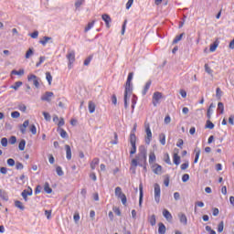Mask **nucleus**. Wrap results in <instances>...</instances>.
I'll return each instance as SVG.
<instances>
[{
  "label": "nucleus",
  "instance_id": "nucleus-1",
  "mask_svg": "<svg viewBox=\"0 0 234 234\" xmlns=\"http://www.w3.org/2000/svg\"><path fill=\"white\" fill-rule=\"evenodd\" d=\"M144 164H147V149L144 145H140L139 154H137L135 159L132 160L131 165L135 170L136 166H143Z\"/></svg>",
  "mask_w": 234,
  "mask_h": 234
},
{
  "label": "nucleus",
  "instance_id": "nucleus-2",
  "mask_svg": "<svg viewBox=\"0 0 234 234\" xmlns=\"http://www.w3.org/2000/svg\"><path fill=\"white\" fill-rule=\"evenodd\" d=\"M133 72L128 73L127 80L125 83V91H124V108L128 110V99H130L131 94L133 91Z\"/></svg>",
  "mask_w": 234,
  "mask_h": 234
},
{
  "label": "nucleus",
  "instance_id": "nucleus-3",
  "mask_svg": "<svg viewBox=\"0 0 234 234\" xmlns=\"http://www.w3.org/2000/svg\"><path fill=\"white\" fill-rule=\"evenodd\" d=\"M130 144L132 145L130 154L133 155L136 153V136H135V133L130 134Z\"/></svg>",
  "mask_w": 234,
  "mask_h": 234
},
{
  "label": "nucleus",
  "instance_id": "nucleus-4",
  "mask_svg": "<svg viewBox=\"0 0 234 234\" xmlns=\"http://www.w3.org/2000/svg\"><path fill=\"white\" fill-rule=\"evenodd\" d=\"M115 196L117 197V198H121L122 206H126V196L122 192L121 187L115 188Z\"/></svg>",
  "mask_w": 234,
  "mask_h": 234
},
{
  "label": "nucleus",
  "instance_id": "nucleus-5",
  "mask_svg": "<svg viewBox=\"0 0 234 234\" xmlns=\"http://www.w3.org/2000/svg\"><path fill=\"white\" fill-rule=\"evenodd\" d=\"M163 99V93L160 91H155L154 96H152V104L156 107L160 103V100Z\"/></svg>",
  "mask_w": 234,
  "mask_h": 234
},
{
  "label": "nucleus",
  "instance_id": "nucleus-6",
  "mask_svg": "<svg viewBox=\"0 0 234 234\" xmlns=\"http://www.w3.org/2000/svg\"><path fill=\"white\" fill-rule=\"evenodd\" d=\"M66 58L69 60V69H72V64L74 61H76V52L74 50H70L68 55H66Z\"/></svg>",
  "mask_w": 234,
  "mask_h": 234
},
{
  "label": "nucleus",
  "instance_id": "nucleus-7",
  "mask_svg": "<svg viewBox=\"0 0 234 234\" xmlns=\"http://www.w3.org/2000/svg\"><path fill=\"white\" fill-rule=\"evenodd\" d=\"M144 127H145V133H146L145 144H150V142L152 141V137H153L152 130L150 129L149 123H145Z\"/></svg>",
  "mask_w": 234,
  "mask_h": 234
},
{
  "label": "nucleus",
  "instance_id": "nucleus-8",
  "mask_svg": "<svg viewBox=\"0 0 234 234\" xmlns=\"http://www.w3.org/2000/svg\"><path fill=\"white\" fill-rule=\"evenodd\" d=\"M27 80L28 81H33V85H35V87L37 89L39 88V78L37 77L35 74H30L27 76Z\"/></svg>",
  "mask_w": 234,
  "mask_h": 234
},
{
  "label": "nucleus",
  "instance_id": "nucleus-9",
  "mask_svg": "<svg viewBox=\"0 0 234 234\" xmlns=\"http://www.w3.org/2000/svg\"><path fill=\"white\" fill-rule=\"evenodd\" d=\"M154 200L156 204H159L160 202V186L158 183L154 184Z\"/></svg>",
  "mask_w": 234,
  "mask_h": 234
},
{
  "label": "nucleus",
  "instance_id": "nucleus-10",
  "mask_svg": "<svg viewBox=\"0 0 234 234\" xmlns=\"http://www.w3.org/2000/svg\"><path fill=\"white\" fill-rule=\"evenodd\" d=\"M53 96V91H46V93L41 96V101L50 102L52 101L50 98Z\"/></svg>",
  "mask_w": 234,
  "mask_h": 234
},
{
  "label": "nucleus",
  "instance_id": "nucleus-11",
  "mask_svg": "<svg viewBox=\"0 0 234 234\" xmlns=\"http://www.w3.org/2000/svg\"><path fill=\"white\" fill-rule=\"evenodd\" d=\"M29 126V120L24 121L23 124L19 125V131L22 133V134H25L27 133V128Z\"/></svg>",
  "mask_w": 234,
  "mask_h": 234
},
{
  "label": "nucleus",
  "instance_id": "nucleus-12",
  "mask_svg": "<svg viewBox=\"0 0 234 234\" xmlns=\"http://www.w3.org/2000/svg\"><path fill=\"white\" fill-rule=\"evenodd\" d=\"M163 216L165 217V220H167L168 222H171L173 220V216L171 212H169V210L167 209L163 210Z\"/></svg>",
  "mask_w": 234,
  "mask_h": 234
},
{
  "label": "nucleus",
  "instance_id": "nucleus-13",
  "mask_svg": "<svg viewBox=\"0 0 234 234\" xmlns=\"http://www.w3.org/2000/svg\"><path fill=\"white\" fill-rule=\"evenodd\" d=\"M101 17H102V20L104 21V23H106L107 28H110L111 27L110 23L112 22L111 16L107 14H103Z\"/></svg>",
  "mask_w": 234,
  "mask_h": 234
},
{
  "label": "nucleus",
  "instance_id": "nucleus-14",
  "mask_svg": "<svg viewBox=\"0 0 234 234\" xmlns=\"http://www.w3.org/2000/svg\"><path fill=\"white\" fill-rule=\"evenodd\" d=\"M178 218H179V221L181 222V224L186 226V224H187V218H186V214L179 213L178 214Z\"/></svg>",
  "mask_w": 234,
  "mask_h": 234
},
{
  "label": "nucleus",
  "instance_id": "nucleus-15",
  "mask_svg": "<svg viewBox=\"0 0 234 234\" xmlns=\"http://www.w3.org/2000/svg\"><path fill=\"white\" fill-rule=\"evenodd\" d=\"M65 149H66V158L68 160H71V158H72L71 147L69 145L66 144Z\"/></svg>",
  "mask_w": 234,
  "mask_h": 234
},
{
  "label": "nucleus",
  "instance_id": "nucleus-16",
  "mask_svg": "<svg viewBox=\"0 0 234 234\" xmlns=\"http://www.w3.org/2000/svg\"><path fill=\"white\" fill-rule=\"evenodd\" d=\"M139 190H140L139 207H141L143 206V200H144L143 184H140Z\"/></svg>",
  "mask_w": 234,
  "mask_h": 234
},
{
  "label": "nucleus",
  "instance_id": "nucleus-17",
  "mask_svg": "<svg viewBox=\"0 0 234 234\" xmlns=\"http://www.w3.org/2000/svg\"><path fill=\"white\" fill-rule=\"evenodd\" d=\"M158 233L159 234L166 233V227H165V225H164L163 222H159V224H158Z\"/></svg>",
  "mask_w": 234,
  "mask_h": 234
},
{
  "label": "nucleus",
  "instance_id": "nucleus-18",
  "mask_svg": "<svg viewBox=\"0 0 234 234\" xmlns=\"http://www.w3.org/2000/svg\"><path fill=\"white\" fill-rule=\"evenodd\" d=\"M154 167H155V168L154 169V175H162V170H163L162 165H154Z\"/></svg>",
  "mask_w": 234,
  "mask_h": 234
},
{
  "label": "nucleus",
  "instance_id": "nucleus-19",
  "mask_svg": "<svg viewBox=\"0 0 234 234\" xmlns=\"http://www.w3.org/2000/svg\"><path fill=\"white\" fill-rule=\"evenodd\" d=\"M34 53H35L34 48H28L26 53V58L29 59L32 56H34Z\"/></svg>",
  "mask_w": 234,
  "mask_h": 234
},
{
  "label": "nucleus",
  "instance_id": "nucleus-20",
  "mask_svg": "<svg viewBox=\"0 0 234 234\" xmlns=\"http://www.w3.org/2000/svg\"><path fill=\"white\" fill-rule=\"evenodd\" d=\"M100 164V158L95 157L90 166L91 167V170H95L96 166Z\"/></svg>",
  "mask_w": 234,
  "mask_h": 234
},
{
  "label": "nucleus",
  "instance_id": "nucleus-21",
  "mask_svg": "<svg viewBox=\"0 0 234 234\" xmlns=\"http://www.w3.org/2000/svg\"><path fill=\"white\" fill-rule=\"evenodd\" d=\"M173 163H174L176 165H180V163H181V157H180L177 154H174V155H173Z\"/></svg>",
  "mask_w": 234,
  "mask_h": 234
},
{
  "label": "nucleus",
  "instance_id": "nucleus-22",
  "mask_svg": "<svg viewBox=\"0 0 234 234\" xmlns=\"http://www.w3.org/2000/svg\"><path fill=\"white\" fill-rule=\"evenodd\" d=\"M95 110H96V104L93 101H89V112L92 114L93 112H95Z\"/></svg>",
  "mask_w": 234,
  "mask_h": 234
},
{
  "label": "nucleus",
  "instance_id": "nucleus-23",
  "mask_svg": "<svg viewBox=\"0 0 234 234\" xmlns=\"http://www.w3.org/2000/svg\"><path fill=\"white\" fill-rule=\"evenodd\" d=\"M194 153H196V157L194 158V164H197V161L199 160L201 150L197 147L196 149H194Z\"/></svg>",
  "mask_w": 234,
  "mask_h": 234
},
{
  "label": "nucleus",
  "instance_id": "nucleus-24",
  "mask_svg": "<svg viewBox=\"0 0 234 234\" xmlns=\"http://www.w3.org/2000/svg\"><path fill=\"white\" fill-rule=\"evenodd\" d=\"M57 132H59V134H60V136H61L62 139H67V138H68V133H67V131H65L64 129L58 128V129L57 130Z\"/></svg>",
  "mask_w": 234,
  "mask_h": 234
},
{
  "label": "nucleus",
  "instance_id": "nucleus-25",
  "mask_svg": "<svg viewBox=\"0 0 234 234\" xmlns=\"http://www.w3.org/2000/svg\"><path fill=\"white\" fill-rule=\"evenodd\" d=\"M51 40H52V37L45 36L43 37L42 40L38 41V43H40L42 46H46L47 43H48V41H51Z\"/></svg>",
  "mask_w": 234,
  "mask_h": 234
},
{
  "label": "nucleus",
  "instance_id": "nucleus-26",
  "mask_svg": "<svg viewBox=\"0 0 234 234\" xmlns=\"http://www.w3.org/2000/svg\"><path fill=\"white\" fill-rule=\"evenodd\" d=\"M159 142L161 144L165 145L166 144V136L165 133H160L159 134Z\"/></svg>",
  "mask_w": 234,
  "mask_h": 234
},
{
  "label": "nucleus",
  "instance_id": "nucleus-27",
  "mask_svg": "<svg viewBox=\"0 0 234 234\" xmlns=\"http://www.w3.org/2000/svg\"><path fill=\"white\" fill-rule=\"evenodd\" d=\"M11 75L23 76L25 75V69H19L18 71L16 69H13Z\"/></svg>",
  "mask_w": 234,
  "mask_h": 234
},
{
  "label": "nucleus",
  "instance_id": "nucleus-28",
  "mask_svg": "<svg viewBox=\"0 0 234 234\" xmlns=\"http://www.w3.org/2000/svg\"><path fill=\"white\" fill-rule=\"evenodd\" d=\"M0 198H2L4 201L7 202L8 201V195L5 191H3L0 189Z\"/></svg>",
  "mask_w": 234,
  "mask_h": 234
},
{
  "label": "nucleus",
  "instance_id": "nucleus-29",
  "mask_svg": "<svg viewBox=\"0 0 234 234\" xmlns=\"http://www.w3.org/2000/svg\"><path fill=\"white\" fill-rule=\"evenodd\" d=\"M186 35V33H182L181 35L176 36V37L173 40V45L177 44L179 41L182 40V37Z\"/></svg>",
  "mask_w": 234,
  "mask_h": 234
},
{
  "label": "nucleus",
  "instance_id": "nucleus-30",
  "mask_svg": "<svg viewBox=\"0 0 234 234\" xmlns=\"http://www.w3.org/2000/svg\"><path fill=\"white\" fill-rule=\"evenodd\" d=\"M152 85V80H149L148 82H146L145 86H144V90H143L142 94L143 95H146L147 91L149 90L150 86Z\"/></svg>",
  "mask_w": 234,
  "mask_h": 234
},
{
  "label": "nucleus",
  "instance_id": "nucleus-31",
  "mask_svg": "<svg viewBox=\"0 0 234 234\" xmlns=\"http://www.w3.org/2000/svg\"><path fill=\"white\" fill-rule=\"evenodd\" d=\"M25 148H26V140L22 139L21 142H19L18 144V149L19 151L23 152L25 151Z\"/></svg>",
  "mask_w": 234,
  "mask_h": 234
},
{
  "label": "nucleus",
  "instance_id": "nucleus-32",
  "mask_svg": "<svg viewBox=\"0 0 234 234\" xmlns=\"http://www.w3.org/2000/svg\"><path fill=\"white\" fill-rule=\"evenodd\" d=\"M22 84H23L22 81L18 80V81L15 82L14 85L11 86V89H13L14 90H17L22 86Z\"/></svg>",
  "mask_w": 234,
  "mask_h": 234
},
{
  "label": "nucleus",
  "instance_id": "nucleus-33",
  "mask_svg": "<svg viewBox=\"0 0 234 234\" xmlns=\"http://www.w3.org/2000/svg\"><path fill=\"white\" fill-rule=\"evenodd\" d=\"M44 190L48 194H52L53 192L52 187L49 186V183H47V182L45 183Z\"/></svg>",
  "mask_w": 234,
  "mask_h": 234
},
{
  "label": "nucleus",
  "instance_id": "nucleus-34",
  "mask_svg": "<svg viewBox=\"0 0 234 234\" xmlns=\"http://www.w3.org/2000/svg\"><path fill=\"white\" fill-rule=\"evenodd\" d=\"M46 80L49 85H52L53 77L50 72H46Z\"/></svg>",
  "mask_w": 234,
  "mask_h": 234
},
{
  "label": "nucleus",
  "instance_id": "nucleus-35",
  "mask_svg": "<svg viewBox=\"0 0 234 234\" xmlns=\"http://www.w3.org/2000/svg\"><path fill=\"white\" fill-rule=\"evenodd\" d=\"M149 222L151 224V226H154L156 225V216L154 214H153L150 218H149Z\"/></svg>",
  "mask_w": 234,
  "mask_h": 234
},
{
  "label": "nucleus",
  "instance_id": "nucleus-36",
  "mask_svg": "<svg viewBox=\"0 0 234 234\" xmlns=\"http://www.w3.org/2000/svg\"><path fill=\"white\" fill-rule=\"evenodd\" d=\"M218 47V41L216 40L210 45V52H215L216 48Z\"/></svg>",
  "mask_w": 234,
  "mask_h": 234
},
{
  "label": "nucleus",
  "instance_id": "nucleus-37",
  "mask_svg": "<svg viewBox=\"0 0 234 234\" xmlns=\"http://www.w3.org/2000/svg\"><path fill=\"white\" fill-rule=\"evenodd\" d=\"M15 207H17L18 209H21L22 211L25 210V207L19 200L15 201Z\"/></svg>",
  "mask_w": 234,
  "mask_h": 234
},
{
  "label": "nucleus",
  "instance_id": "nucleus-38",
  "mask_svg": "<svg viewBox=\"0 0 234 234\" xmlns=\"http://www.w3.org/2000/svg\"><path fill=\"white\" fill-rule=\"evenodd\" d=\"M156 161V155L154 153H150L149 154V164H154V162Z\"/></svg>",
  "mask_w": 234,
  "mask_h": 234
},
{
  "label": "nucleus",
  "instance_id": "nucleus-39",
  "mask_svg": "<svg viewBox=\"0 0 234 234\" xmlns=\"http://www.w3.org/2000/svg\"><path fill=\"white\" fill-rule=\"evenodd\" d=\"M215 125L213 122H211L210 119H208L206 122V129H214Z\"/></svg>",
  "mask_w": 234,
  "mask_h": 234
},
{
  "label": "nucleus",
  "instance_id": "nucleus-40",
  "mask_svg": "<svg viewBox=\"0 0 234 234\" xmlns=\"http://www.w3.org/2000/svg\"><path fill=\"white\" fill-rule=\"evenodd\" d=\"M217 111H218L220 114L224 113V103L223 102L218 103Z\"/></svg>",
  "mask_w": 234,
  "mask_h": 234
},
{
  "label": "nucleus",
  "instance_id": "nucleus-41",
  "mask_svg": "<svg viewBox=\"0 0 234 234\" xmlns=\"http://www.w3.org/2000/svg\"><path fill=\"white\" fill-rule=\"evenodd\" d=\"M223 91L220 90V88L216 89V97L218 100H220L222 98Z\"/></svg>",
  "mask_w": 234,
  "mask_h": 234
},
{
  "label": "nucleus",
  "instance_id": "nucleus-42",
  "mask_svg": "<svg viewBox=\"0 0 234 234\" xmlns=\"http://www.w3.org/2000/svg\"><path fill=\"white\" fill-rule=\"evenodd\" d=\"M0 144H2L3 147H7V144H8V140L6 137H3L1 140H0Z\"/></svg>",
  "mask_w": 234,
  "mask_h": 234
},
{
  "label": "nucleus",
  "instance_id": "nucleus-43",
  "mask_svg": "<svg viewBox=\"0 0 234 234\" xmlns=\"http://www.w3.org/2000/svg\"><path fill=\"white\" fill-rule=\"evenodd\" d=\"M95 25V20L92 22L89 23L88 26H86L84 32L87 33L89 30L92 28V27Z\"/></svg>",
  "mask_w": 234,
  "mask_h": 234
},
{
  "label": "nucleus",
  "instance_id": "nucleus-44",
  "mask_svg": "<svg viewBox=\"0 0 234 234\" xmlns=\"http://www.w3.org/2000/svg\"><path fill=\"white\" fill-rule=\"evenodd\" d=\"M164 162L165 164H168L169 165H172L171 159L169 158V154H165L164 155Z\"/></svg>",
  "mask_w": 234,
  "mask_h": 234
},
{
  "label": "nucleus",
  "instance_id": "nucleus-45",
  "mask_svg": "<svg viewBox=\"0 0 234 234\" xmlns=\"http://www.w3.org/2000/svg\"><path fill=\"white\" fill-rule=\"evenodd\" d=\"M205 71L213 77V69H210V67L208 66V64H206L205 65Z\"/></svg>",
  "mask_w": 234,
  "mask_h": 234
},
{
  "label": "nucleus",
  "instance_id": "nucleus-46",
  "mask_svg": "<svg viewBox=\"0 0 234 234\" xmlns=\"http://www.w3.org/2000/svg\"><path fill=\"white\" fill-rule=\"evenodd\" d=\"M16 140H17L16 137L15 135H12L11 137H9V140H7V141H8L9 144H16Z\"/></svg>",
  "mask_w": 234,
  "mask_h": 234
},
{
  "label": "nucleus",
  "instance_id": "nucleus-47",
  "mask_svg": "<svg viewBox=\"0 0 234 234\" xmlns=\"http://www.w3.org/2000/svg\"><path fill=\"white\" fill-rule=\"evenodd\" d=\"M224 230V221H220L218 225V232L221 233Z\"/></svg>",
  "mask_w": 234,
  "mask_h": 234
},
{
  "label": "nucleus",
  "instance_id": "nucleus-48",
  "mask_svg": "<svg viewBox=\"0 0 234 234\" xmlns=\"http://www.w3.org/2000/svg\"><path fill=\"white\" fill-rule=\"evenodd\" d=\"M42 114H43V117H45V120H46L47 122H50V120L52 119V117L50 116V114H49L48 112H43Z\"/></svg>",
  "mask_w": 234,
  "mask_h": 234
},
{
  "label": "nucleus",
  "instance_id": "nucleus-49",
  "mask_svg": "<svg viewBox=\"0 0 234 234\" xmlns=\"http://www.w3.org/2000/svg\"><path fill=\"white\" fill-rule=\"evenodd\" d=\"M85 3V0H76L75 2V7L78 9L79 7H81V5Z\"/></svg>",
  "mask_w": 234,
  "mask_h": 234
},
{
  "label": "nucleus",
  "instance_id": "nucleus-50",
  "mask_svg": "<svg viewBox=\"0 0 234 234\" xmlns=\"http://www.w3.org/2000/svg\"><path fill=\"white\" fill-rule=\"evenodd\" d=\"M56 172H57V175H58L59 176H64V172L62 170V167H60V166H57L56 167Z\"/></svg>",
  "mask_w": 234,
  "mask_h": 234
},
{
  "label": "nucleus",
  "instance_id": "nucleus-51",
  "mask_svg": "<svg viewBox=\"0 0 234 234\" xmlns=\"http://www.w3.org/2000/svg\"><path fill=\"white\" fill-rule=\"evenodd\" d=\"M204 206H205V203H204V202H201V201L196 202V207H194V212L197 213V207H204Z\"/></svg>",
  "mask_w": 234,
  "mask_h": 234
},
{
  "label": "nucleus",
  "instance_id": "nucleus-52",
  "mask_svg": "<svg viewBox=\"0 0 234 234\" xmlns=\"http://www.w3.org/2000/svg\"><path fill=\"white\" fill-rule=\"evenodd\" d=\"M91 60H92V55H90V56H89L88 58H85L84 66L90 65Z\"/></svg>",
  "mask_w": 234,
  "mask_h": 234
},
{
  "label": "nucleus",
  "instance_id": "nucleus-53",
  "mask_svg": "<svg viewBox=\"0 0 234 234\" xmlns=\"http://www.w3.org/2000/svg\"><path fill=\"white\" fill-rule=\"evenodd\" d=\"M45 60H46L45 57H40V58H38V62L36 64V67L39 68L40 65L43 64Z\"/></svg>",
  "mask_w": 234,
  "mask_h": 234
},
{
  "label": "nucleus",
  "instance_id": "nucleus-54",
  "mask_svg": "<svg viewBox=\"0 0 234 234\" xmlns=\"http://www.w3.org/2000/svg\"><path fill=\"white\" fill-rule=\"evenodd\" d=\"M188 167H189V161H186L183 165H181L182 171H186Z\"/></svg>",
  "mask_w": 234,
  "mask_h": 234
},
{
  "label": "nucleus",
  "instance_id": "nucleus-55",
  "mask_svg": "<svg viewBox=\"0 0 234 234\" xmlns=\"http://www.w3.org/2000/svg\"><path fill=\"white\" fill-rule=\"evenodd\" d=\"M7 165H8L9 166H11V167L15 166V165H16V161H15V159H14V158H9V159L7 160Z\"/></svg>",
  "mask_w": 234,
  "mask_h": 234
},
{
  "label": "nucleus",
  "instance_id": "nucleus-56",
  "mask_svg": "<svg viewBox=\"0 0 234 234\" xmlns=\"http://www.w3.org/2000/svg\"><path fill=\"white\" fill-rule=\"evenodd\" d=\"M189 179H190V176H189L188 174H184V175L182 176V181H183L184 183L189 181Z\"/></svg>",
  "mask_w": 234,
  "mask_h": 234
},
{
  "label": "nucleus",
  "instance_id": "nucleus-57",
  "mask_svg": "<svg viewBox=\"0 0 234 234\" xmlns=\"http://www.w3.org/2000/svg\"><path fill=\"white\" fill-rule=\"evenodd\" d=\"M112 210H113V213H115L118 217L122 216V213L119 207H113Z\"/></svg>",
  "mask_w": 234,
  "mask_h": 234
},
{
  "label": "nucleus",
  "instance_id": "nucleus-58",
  "mask_svg": "<svg viewBox=\"0 0 234 234\" xmlns=\"http://www.w3.org/2000/svg\"><path fill=\"white\" fill-rule=\"evenodd\" d=\"M30 132H31V133H32L33 135H36V134H37V127H36L35 124H32V125L30 126Z\"/></svg>",
  "mask_w": 234,
  "mask_h": 234
},
{
  "label": "nucleus",
  "instance_id": "nucleus-59",
  "mask_svg": "<svg viewBox=\"0 0 234 234\" xmlns=\"http://www.w3.org/2000/svg\"><path fill=\"white\" fill-rule=\"evenodd\" d=\"M11 116L14 119L20 118V112H12Z\"/></svg>",
  "mask_w": 234,
  "mask_h": 234
},
{
  "label": "nucleus",
  "instance_id": "nucleus-60",
  "mask_svg": "<svg viewBox=\"0 0 234 234\" xmlns=\"http://www.w3.org/2000/svg\"><path fill=\"white\" fill-rule=\"evenodd\" d=\"M18 110L21 111L22 112H26L27 106L25 104H19L18 105Z\"/></svg>",
  "mask_w": 234,
  "mask_h": 234
},
{
  "label": "nucleus",
  "instance_id": "nucleus-61",
  "mask_svg": "<svg viewBox=\"0 0 234 234\" xmlns=\"http://www.w3.org/2000/svg\"><path fill=\"white\" fill-rule=\"evenodd\" d=\"M133 1L134 0H128L127 4H126V9L129 10L133 5Z\"/></svg>",
  "mask_w": 234,
  "mask_h": 234
},
{
  "label": "nucleus",
  "instance_id": "nucleus-62",
  "mask_svg": "<svg viewBox=\"0 0 234 234\" xmlns=\"http://www.w3.org/2000/svg\"><path fill=\"white\" fill-rule=\"evenodd\" d=\"M22 193L27 194V196H32V188L28 187V189L24 190Z\"/></svg>",
  "mask_w": 234,
  "mask_h": 234
},
{
  "label": "nucleus",
  "instance_id": "nucleus-63",
  "mask_svg": "<svg viewBox=\"0 0 234 234\" xmlns=\"http://www.w3.org/2000/svg\"><path fill=\"white\" fill-rule=\"evenodd\" d=\"M229 122L230 125H234V115H229Z\"/></svg>",
  "mask_w": 234,
  "mask_h": 234
},
{
  "label": "nucleus",
  "instance_id": "nucleus-64",
  "mask_svg": "<svg viewBox=\"0 0 234 234\" xmlns=\"http://www.w3.org/2000/svg\"><path fill=\"white\" fill-rule=\"evenodd\" d=\"M38 31H35V32H33L31 35H30V37H32V38H37V37H38Z\"/></svg>",
  "mask_w": 234,
  "mask_h": 234
}]
</instances>
